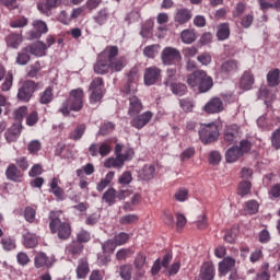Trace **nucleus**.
I'll use <instances>...</instances> for the list:
<instances>
[{"instance_id":"nucleus-1","label":"nucleus","mask_w":280,"mask_h":280,"mask_svg":"<svg viewBox=\"0 0 280 280\" xmlns=\"http://www.w3.org/2000/svg\"><path fill=\"white\" fill-rule=\"evenodd\" d=\"M63 212L61 210H52L48 214L49 230L52 235H57L60 240L66 242L71 237V223L69 221H62Z\"/></svg>"},{"instance_id":"nucleus-2","label":"nucleus","mask_w":280,"mask_h":280,"mask_svg":"<svg viewBox=\"0 0 280 280\" xmlns=\"http://www.w3.org/2000/svg\"><path fill=\"white\" fill-rule=\"evenodd\" d=\"M118 55L119 48L117 46H106L97 57L94 65V73H97L98 75H106V73H110L109 58H116Z\"/></svg>"},{"instance_id":"nucleus-3","label":"nucleus","mask_w":280,"mask_h":280,"mask_svg":"<svg viewBox=\"0 0 280 280\" xmlns=\"http://www.w3.org/2000/svg\"><path fill=\"white\" fill-rule=\"evenodd\" d=\"M187 84L191 89L198 86L199 93H207L213 89V79L205 70H195L187 77Z\"/></svg>"},{"instance_id":"nucleus-4","label":"nucleus","mask_w":280,"mask_h":280,"mask_svg":"<svg viewBox=\"0 0 280 280\" xmlns=\"http://www.w3.org/2000/svg\"><path fill=\"white\" fill-rule=\"evenodd\" d=\"M253 148V143L248 140H241L240 145L231 147L225 152L226 163H237V160L242 159L244 154H248Z\"/></svg>"},{"instance_id":"nucleus-5","label":"nucleus","mask_w":280,"mask_h":280,"mask_svg":"<svg viewBox=\"0 0 280 280\" xmlns=\"http://www.w3.org/2000/svg\"><path fill=\"white\" fill-rule=\"evenodd\" d=\"M220 137V130L218 129V125L215 122H210L207 125H201L199 128V139L205 145L209 143H213L218 141Z\"/></svg>"},{"instance_id":"nucleus-6","label":"nucleus","mask_w":280,"mask_h":280,"mask_svg":"<svg viewBox=\"0 0 280 280\" xmlns=\"http://www.w3.org/2000/svg\"><path fill=\"white\" fill-rule=\"evenodd\" d=\"M36 91H38V83L32 80H26L22 83V86L19 88L16 97L19 102L27 104V102L34 97Z\"/></svg>"},{"instance_id":"nucleus-7","label":"nucleus","mask_w":280,"mask_h":280,"mask_svg":"<svg viewBox=\"0 0 280 280\" xmlns=\"http://www.w3.org/2000/svg\"><path fill=\"white\" fill-rule=\"evenodd\" d=\"M90 91H92L90 95V104L102 102V97H104V79L100 77L94 78L90 84Z\"/></svg>"},{"instance_id":"nucleus-8","label":"nucleus","mask_w":280,"mask_h":280,"mask_svg":"<svg viewBox=\"0 0 280 280\" xmlns=\"http://www.w3.org/2000/svg\"><path fill=\"white\" fill-rule=\"evenodd\" d=\"M70 104V110L79 113L84 106V90L82 88L70 91L69 98L67 100Z\"/></svg>"},{"instance_id":"nucleus-9","label":"nucleus","mask_w":280,"mask_h":280,"mask_svg":"<svg viewBox=\"0 0 280 280\" xmlns=\"http://www.w3.org/2000/svg\"><path fill=\"white\" fill-rule=\"evenodd\" d=\"M182 59L180 50L174 47H165L161 54L163 65H176V62H180Z\"/></svg>"},{"instance_id":"nucleus-10","label":"nucleus","mask_w":280,"mask_h":280,"mask_svg":"<svg viewBox=\"0 0 280 280\" xmlns=\"http://www.w3.org/2000/svg\"><path fill=\"white\" fill-rule=\"evenodd\" d=\"M237 141H240V126H226L223 131V143H226V145H235Z\"/></svg>"},{"instance_id":"nucleus-11","label":"nucleus","mask_w":280,"mask_h":280,"mask_svg":"<svg viewBox=\"0 0 280 280\" xmlns=\"http://www.w3.org/2000/svg\"><path fill=\"white\" fill-rule=\"evenodd\" d=\"M131 120L132 128H136L137 130H141V128H145L150 121H152V118L154 117V114L152 112L148 110L142 114H137Z\"/></svg>"},{"instance_id":"nucleus-12","label":"nucleus","mask_w":280,"mask_h":280,"mask_svg":"<svg viewBox=\"0 0 280 280\" xmlns=\"http://www.w3.org/2000/svg\"><path fill=\"white\" fill-rule=\"evenodd\" d=\"M205 113L207 115H215L218 113H222L224 110V103L221 97H212L207 104L203 106Z\"/></svg>"},{"instance_id":"nucleus-13","label":"nucleus","mask_w":280,"mask_h":280,"mask_svg":"<svg viewBox=\"0 0 280 280\" xmlns=\"http://www.w3.org/2000/svg\"><path fill=\"white\" fill-rule=\"evenodd\" d=\"M113 151V148H110V144L107 142H102L101 144L92 143L89 147V152L91 156H108L110 152Z\"/></svg>"},{"instance_id":"nucleus-14","label":"nucleus","mask_w":280,"mask_h":280,"mask_svg":"<svg viewBox=\"0 0 280 280\" xmlns=\"http://www.w3.org/2000/svg\"><path fill=\"white\" fill-rule=\"evenodd\" d=\"M161 80V69L156 67H149L144 70V84L152 86Z\"/></svg>"},{"instance_id":"nucleus-15","label":"nucleus","mask_w":280,"mask_h":280,"mask_svg":"<svg viewBox=\"0 0 280 280\" xmlns=\"http://www.w3.org/2000/svg\"><path fill=\"white\" fill-rule=\"evenodd\" d=\"M60 5H62V0H44L37 3V10H39L42 14L49 16L51 10H56V8H60Z\"/></svg>"},{"instance_id":"nucleus-16","label":"nucleus","mask_w":280,"mask_h":280,"mask_svg":"<svg viewBox=\"0 0 280 280\" xmlns=\"http://www.w3.org/2000/svg\"><path fill=\"white\" fill-rule=\"evenodd\" d=\"M23 130L22 122H14L4 133L8 143H14L21 137Z\"/></svg>"},{"instance_id":"nucleus-17","label":"nucleus","mask_w":280,"mask_h":280,"mask_svg":"<svg viewBox=\"0 0 280 280\" xmlns=\"http://www.w3.org/2000/svg\"><path fill=\"white\" fill-rule=\"evenodd\" d=\"M255 84V74H253V71L245 70L240 79L238 86L243 91H250L253 89V85Z\"/></svg>"},{"instance_id":"nucleus-18","label":"nucleus","mask_w":280,"mask_h":280,"mask_svg":"<svg viewBox=\"0 0 280 280\" xmlns=\"http://www.w3.org/2000/svg\"><path fill=\"white\" fill-rule=\"evenodd\" d=\"M135 270L138 277L145 275V266H148V257L143 253H138L133 260Z\"/></svg>"},{"instance_id":"nucleus-19","label":"nucleus","mask_w":280,"mask_h":280,"mask_svg":"<svg viewBox=\"0 0 280 280\" xmlns=\"http://www.w3.org/2000/svg\"><path fill=\"white\" fill-rule=\"evenodd\" d=\"M34 266L37 269L40 268H51L54 266V261L47 257L45 252H38L35 254L34 257Z\"/></svg>"},{"instance_id":"nucleus-20","label":"nucleus","mask_w":280,"mask_h":280,"mask_svg":"<svg viewBox=\"0 0 280 280\" xmlns=\"http://www.w3.org/2000/svg\"><path fill=\"white\" fill-rule=\"evenodd\" d=\"M199 277L201 280L215 279V267L213 266V262H210V261L203 262L201 266ZM200 279H195V280H200Z\"/></svg>"},{"instance_id":"nucleus-21","label":"nucleus","mask_w":280,"mask_h":280,"mask_svg":"<svg viewBox=\"0 0 280 280\" xmlns=\"http://www.w3.org/2000/svg\"><path fill=\"white\" fill-rule=\"evenodd\" d=\"M5 176L8 180H12L13 183H21L23 178V172L19 170L15 164H10L5 170Z\"/></svg>"},{"instance_id":"nucleus-22","label":"nucleus","mask_w":280,"mask_h":280,"mask_svg":"<svg viewBox=\"0 0 280 280\" xmlns=\"http://www.w3.org/2000/svg\"><path fill=\"white\" fill-rule=\"evenodd\" d=\"M143 110V103H141V100L137 96L129 97V108H128V115L129 117H135L139 115Z\"/></svg>"},{"instance_id":"nucleus-23","label":"nucleus","mask_w":280,"mask_h":280,"mask_svg":"<svg viewBox=\"0 0 280 280\" xmlns=\"http://www.w3.org/2000/svg\"><path fill=\"white\" fill-rule=\"evenodd\" d=\"M26 48L32 56H37L38 58L45 56L47 51V45L43 42L31 44Z\"/></svg>"},{"instance_id":"nucleus-24","label":"nucleus","mask_w":280,"mask_h":280,"mask_svg":"<svg viewBox=\"0 0 280 280\" xmlns=\"http://www.w3.org/2000/svg\"><path fill=\"white\" fill-rule=\"evenodd\" d=\"M127 75H128V81H127V84L125 85V88L122 89V91L125 93H131L132 84L137 83L139 80V68L138 67L131 68Z\"/></svg>"},{"instance_id":"nucleus-25","label":"nucleus","mask_w":280,"mask_h":280,"mask_svg":"<svg viewBox=\"0 0 280 280\" xmlns=\"http://www.w3.org/2000/svg\"><path fill=\"white\" fill-rule=\"evenodd\" d=\"M235 268V259L231 257H225L221 262H219V272L222 277H226Z\"/></svg>"},{"instance_id":"nucleus-26","label":"nucleus","mask_w":280,"mask_h":280,"mask_svg":"<svg viewBox=\"0 0 280 280\" xmlns=\"http://www.w3.org/2000/svg\"><path fill=\"white\" fill-rule=\"evenodd\" d=\"M5 43L8 47H11L12 49H19V46L23 43V34L10 33L5 37Z\"/></svg>"},{"instance_id":"nucleus-27","label":"nucleus","mask_w":280,"mask_h":280,"mask_svg":"<svg viewBox=\"0 0 280 280\" xmlns=\"http://www.w3.org/2000/svg\"><path fill=\"white\" fill-rule=\"evenodd\" d=\"M109 58V71L112 73H118L119 71H124V67H126V61L124 57H108Z\"/></svg>"},{"instance_id":"nucleus-28","label":"nucleus","mask_w":280,"mask_h":280,"mask_svg":"<svg viewBox=\"0 0 280 280\" xmlns=\"http://www.w3.org/2000/svg\"><path fill=\"white\" fill-rule=\"evenodd\" d=\"M238 69H240V63L237 62V60L230 59L222 63L221 73L231 75V73H237Z\"/></svg>"},{"instance_id":"nucleus-29","label":"nucleus","mask_w":280,"mask_h":280,"mask_svg":"<svg viewBox=\"0 0 280 280\" xmlns=\"http://www.w3.org/2000/svg\"><path fill=\"white\" fill-rule=\"evenodd\" d=\"M89 272H91L89 260L86 258H80L77 267V277L79 279H86Z\"/></svg>"},{"instance_id":"nucleus-30","label":"nucleus","mask_w":280,"mask_h":280,"mask_svg":"<svg viewBox=\"0 0 280 280\" xmlns=\"http://www.w3.org/2000/svg\"><path fill=\"white\" fill-rule=\"evenodd\" d=\"M174 21L175 23H178V25H185V23H189V21H191V11H189V9L177 10Z\"/></svg>"},{"instance_id":"nucleus-31","label":"nucleus","mask_w":280,"mask_h":280,"mask_svg":"<svg viewBox=\"0 0 280 280\" xmlns=\"http://www.w3.org/2000/svg\"><path fill=\"white\" fill-rule=\"evenodd\" d=\"M34 30L31 31V38H40L43 34H47V24L40 20L33 23Z\"/></svg>"},{"instance_id":"nucleus-32","label":"nucleus","mask_w":280,"mask_h":280,"mask_svg":"<svg viewBox=\"0 0 280 280\" xmlns=\"http://www.w3.org/2000/svg\"><path fill=\"white\" fill-rule=\"evenodd\" d=\"M198 36L196 35V30L194 28H186L180 33V40L184 45H191L196 43Z\"/></svg>"},{"instance_id":"nucleus-33","label":"nucleus","mask_w":280,"mask_h":280,"mask_svg":"<svg viewBox=\"0 0 280 280\" xmlns=\"http://www.w3.org/2000/svg\"><path fill=\"white\" fill-rule=\"evenodd\" d=\"M82 250H84V245L81 244L80 241H72L66 246V253H68V255H72L73 257L82 255Z\"/></svg>"},{"instance_id":"nucleus-34","label":"nucleus","mask_w":280,"mask_h":280,"mask_svg":"<svg viewBox=\"0 0 280 280\" xmlns=\"http://www.w3.org/2000/svg\"><path fill=\"white\" fill-rule=\"evenodd\" d=\"M104 167L107 170H121L124 167V160H121V155H118L116 158H108L104 162Z\"/></svg>"},{"instance_id":"nucleus-35","label":"nucleus","mask_w":280,"mask_h":280,"mask_svg":"<svg viewBox=\"0 0 280 280\" xmlns=\"http://www.w3.org/2000/svg\"><path fill=\"white\" fill-rule=\"evenodd\" d=\"M260 10H277L280 12V0H257Z\"/></svg>"},{"instance_id":"nucleus-36","label":"nucleus","mask_w":280,"mask_h":280,"mask_svg":"<svg viewBox=\"0 0 280 280\" xmlns=\"http://www.w3.org/2000/svg\"><path fill=\"white\" fill-rule=\"evenodd\" d=\"M154 172H156L154 165L147 164L139 172V178H141V180H152V178H154Z\"/></svg>"},{"instance_id":"nucleus-37","label":"nucleus","mask_w":280,"mask_h":280,"mask_svg":"<svg viewBox=\"0 0 280 280\" xmlns=\"http://www.w3.org/2000/svg\"><path fill=\"white\" fill-rule=\"evenodd\" d=\"M120 279L122 280H132V265L124 264L118 267L117 270Z\"/></svg>"},{"instance_id":"nucleus-38","label":"nucleus","mask_w":280,"mask_h":280,"mask_svg":"<svg viewBox=\"0 0 280 280\" xmlns=\"http://www.w3.org/2000/svg\"><path fill=\"white\" fill-rule=\"evenodd\" d=\"M103 202H106L109 207H113L117 202V190L115 188H108L102 197Z\"/></svg>"},{"instance_id":"nucleus-39","label":"nucleus","mask_w":280,"mask_h":280,"mask_svg":"<svg viewBox=\"0 0 280 280\" xmlns=\"http://www.w3.org/2000/svg\"><path fill=\"white\" fill-rule=\"evenodd\" d=\"M30 50L27 48V46L23 47L21 49L20 52H18V57H16V65H20V66H25L27 65V62H30V60H32V57L30 56Z\"/></svg>"},{"instance_id":"nucleus-40","label":"nucleus","mask_w":280,"mask_h":280,"mask_svg":"<svg viewBox=\"0 0 280 280\" xmlns=\"http://www.w3.org/2000/svg\"><path fill=\"white\" fill-rule=\"evenodd\" d=\"M0 244L7 253L16 249V240L12 236H4L1 238Z\"/></svg>"},{"instance_id":"nucleus-41","label":"nucleus","mask_w":280,"mask_h":280,"mask_svg":"<svg viewBox=\"0 0 280 280\" xmlns=\"http://www.w3.org/2000/svg\"><path fill=\"white\" fill-rule=\"evenodd\" d=\"M253 280H270V264L264 262Z\"/></svg>"},{"instance_id":"nucleus-42","label":"nucleus","mask_w":280,"mask_h":280,"mask_svg":"<svg viewBox=\"0 0 280 280\" xmlns=\"http://www.w3.org/2000/svg\"><path fill=\"white\" fill-rule=\"evenodd\" d=\"M115 178V172L109 171L104 178L101 179V182L96 185V189L98 191H104V189L106 187H108V185H110V183H113V179Z\"/></svg>"},{"instance_id":"nucleus-43","label":"nucleus","mask_w":280,"mask_h":280,"mask_svg":"<svg viewBox=\"0 0 280 280\" xmlns=\"http://www.w3.org/2000/svg\"><path fill=\"white\" fill-rule=\"evenodd\" d=\"M84 132H86V125L81 124L78 125L72 132L69 135V139L72 141H80L82 137H84Z\"/></svg>"},{"instance_id":"nucleus-44","label":"nucleus","mask_w":280,"mask_h":280,"mask_svg":"<svg viewBox=\"0 0 280 280\" xmlns=\"http://www.w3.org/2000/svg\"><path fill=\"white\" fill-rule=\"evenodd\" d=\"M24 246L25 248H36L38 246V236L30 232L24 234Z\"/></svg>"},{"instance_id":"nucleus-45","label":"nucleus","mask_w":280,"mask_h":280,"mask_svg":"<svg viewBox=\"0 0 280 280\" xmlns=\"http://www.w3.org/2000/svg\"><path fill=\"white\" fill-rule=\"evenodd\" d=\"M231 36V27L229 23L220 24L217 32L219 40H226Z\"/></svg>"},{"instance_id":"nucleus-46","label":"nucleus","mask_w":280,"mask_h":280,"mask_svg":"<svg viewBox=\"0 0 280 280\" xmlns=\"http://www.w3.org/2000/svg\"><path fill=\"white\" fill-rule=\"evenodd\" d=\"M173 198L176 200V202H187V200H189V189L185 187L178 188Z\"/></svg>"},{"instance_id":"nucleus-47","label":"nucleus","mask_w":280,"mask_h":280,"mask_svg":"<svg viewBox=\"0 0 280 280\" xmlns=\"http://www.w3.org/2000/svg\"><path fill=\"white\" fill-rule=\"evenodd\" d=\"M69 149L63 142H59L55 147V156H60V159H69Z\"/></svg>"},{"instance_id":"nucleus-48","label":"nucleus","mask_w":280,"mask_h":280,"mask_svg":"<svg viewBox=\"0 0 280 280\" xmlns=\"http://www.w3.org/2000/svg\"><path fill=\"white\" fill-rule=\"evenodd\" d=\"M253 185L248 180H242L238 184L237 194L241 196V198H244L245 196H248L250 194Z\"/></svg>"},{"instance_id":"nucleus-49","label":"nucleus","mask_w":280,"mask_h":280,"mask_svg":"<svg viewBox=\"0 0 280 280\" xmlns=\"http://www.w3.org/2000/svg\"><path fill=\"white\" fill-rule=\"evenodd\" d=\"M42 69L40 61H36L27 68L26 78H38Z\"/></svg>"},{"instance_id":"nucleus-50","label":"nucleus","mask_w":280,"mask_h":280,"mask_svg":"<svg viewBox=\"0 0 280 280\" xmlns=\"http://www.w3.org/2000/svg\"><path fill=\"white\" fill-rule=\"evenodd\" d=\"M42 104H51L54 102V89L47 88L39 96Z\"/></svg>"},{"instance_id":"nucleus-51","label":"nucleus","mask_w":280,"mask_h":280,"mask_svg":"<svg viewBox=\"0 0 280 280\" xmlns=\"http://www.w3.org/2000/svg\"><path fill=\"white\" fill-rule=\"evenodd\" d=\"M168 86H171L172 93L179 97H183L187 93V85L185 83H171Z\"/></svg>"},{"instance_id":"nucleus-52","label":"nucleus","mask_w":280,"mask_h":280,"mask_svg":"<svg viewBox=\"0 0 280 280\" xmlns=\"http://www.w3.org/2000/svg\"><path fill=\"white\" fill-rule=\"evenodd\" d=\"M106 21H108V9L104 8L94 16V22L97 23V25H105Z\"/></svg>"},{"instance_id":"nucleus-53","label":"nucleus","mask_w":280,"mask_h":280,"mask_svg":"<svg viewBox=\"0 0 280 280\" xmlns=\"http://www.w3.org/2000/svg\"><path fill=\"white\" fill-rule=\"evenodd\" d=\"M135 255V252L131 248H120L116 253V259L117 261H126V259L132 257Z\"/></svg>"},{"instance_id":"nucleus-54","label":"nucleus","mask_w":280,"mask_h":280,"mask_svg":"<svg viewBox=\"0 0 280 280\" xmlns=\"http://www.w3.org/2000/svg\"><path fill=\"white\" fill-rule=\"evenodd\" d=\"M238 233V228H232L231 230H228L224 235V242H226L228 244H235V240H237Z\"/></svg>"},{"instance_id":"nucleus-55","label":"nucleus","mask_w":280,"mask_h":280,"mask_svg":"<svg viewBox=\"0 0 280 280\" xmlns=\"http://www.w3.org/2000/svg\"><path fill=\"white\" fill-rule=\"evenodd\" d=\"M139 222V215L137 214H125L120 217L119 224L126 226L128 224H137Z\"/></svg>"},{"instance_id":"nucleus-56","label":"nucleus","mask_w":280,"mask_h":280,"mask_svg":"<svg viewBox=\"0 0 280 280\" xmlns=\"http://www.w3.org/2000/svg\"><path fill=\"white\" fill-rule=\"evenodd\" d=\"M279 69H275L267 74V82L269 86H277L279 84Z\"/></svg>"},{"instance_id":"nucleus-57","label":"nucleus","mask_w":280,"mask_h":280,"mask_svg":"<svg viewBox=\"0 0 280 280\" xmlns=\"http://www.w3.org/2000/svg\"><path fill=\"white\" fill-rule=\"evenodd\" d=\"M27 116V106H21L13 112V117L19 124H23V119Z\"/></svg>"},{"instance_id":"nucleus-58","label":"nucleus","mask_w":280,"mask_h":280,"mask_svg":"<svg viewBox=\"0 0 280 280\" xmlns=\"http://www.w3.org/2000/svg\"><path fill=\"white\" fill-rule=\"evenodd\" d=\"M245 211L249 213V215H255V213L259 212V202L257 200H249L245 203Z\"/></svg>"},{"instance_id":"nucleus-59","label":"nucleus","mask_w":280,"mask_h":280,"mask_svg":"<svg viewBox=\"0 0 280 280\" xmlns=\"http://www.w3.org/2000/svg\"><path fill=\"white\" fill-rule=\"evenodd\" d=\"M24 220H26V222H30V224H34V221L36 220V209L27 206L24 209Z\"/></svg>"},{"instance_id":"nucleus-60","label":"nucleus","mask_w":280,"mask_h":280,"mask_svg":"<svg viewBox=\"0 0 280 280\" xmlns=\"http://www.w3.org/2000/svg\"><path fill=\"white\" fill-rule=\"evenodd\" d=\"M128 240H130V234L120 232L114 236V242L117 246H124V244H128Z\"/></svg>"},{"instance_id":"nucleus-61","label":"nucleus","mask_w":280,"mask_h":280,"mask_svg":"<svg viewBox=\"0 0 280 280\" xmlns=\"http://www.w3.org/2000/svg\"><path fill=\"white\" fill-rule=\"evenodd\" d=\"M77 242H80L81 244H86L91 242V232L82 229L80 232L77 233Z\"/></svg>"},{"instance_id":"nucleus-62","label":"nucleus","mask_w":280,"mask_h":280,"mask_svg":"<svg viewBox=\"0 0 280 280\" xmlns=\"http://www.w3.org/2000/svg\"><path fill=\"white\" fill-rule=\"evenodd\" d=\"M158 49H159V45H156V44L149 45V46L144 47L143 56H145V58H155Z\"/></svg>"},{"instance_id":"nucleus-63","label":"nucleus","mask_w":280,"mask_h":280,"mask_svg":"<svg viewBox=\"0 0 280 280\" xmlns=\"http://www.w3.org/2000/svg\"><path fill=\"white\" fill-rule=\"evenodd\" d=\"M179 106L184 113H191L194 110V101L189 98H183L179 101Z\"/></svg>"},{"instance_id":"nucleus-64","label":"nucleus","mask_w":280,"mask_h":280,"mask_svg":"<svg viewBox=\"0 0 280 280\" xmlns=\"http://www.w3.org/2000/svg\"><path fill=\"white\" fill-rule=\"evenodd\" d=\"M271 145L275 150H280V128L271 133Z\"/></svg>"}]
</instances>
